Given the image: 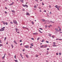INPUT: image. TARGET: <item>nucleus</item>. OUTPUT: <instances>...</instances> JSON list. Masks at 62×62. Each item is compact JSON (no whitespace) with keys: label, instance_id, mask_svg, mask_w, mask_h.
I'll list each match as a JSON object with an SVG mask.
<instances>
[{"label":"nucleus","instance_id":"obj_1","mask_svg":"<svg viewBox=\"0 0 62 62\" xmlns=\"http://www.w3.org/2000/svg\"><path fill=\"white\" fill-rule=\"evenodd\" d=\"M5 27H4L1 29H0V31H4L5 30Z\"/></svg>","mask_w":62,"mask_h":62},{"label":"nucleus","instance_id":"obj_2","mask_svg":"<svg viewBox=\"0 0 62 62\" xmlns=\"http://www.w3.org/2000/svg\"><path fill=\"white\" fill-rule=\"evenodd\" d=\"M13 22L14 23H15V24H16L17 25V24H18V23H17V22L16 20V21H15V20H14Z\"/></svg>","mask_w":62,"mask_h":62},{"label":"nucleus","instance_id":"obj_3","mask_svg":"<svg viewBox=\"0 0 62 62\" xmlns=\"http://www.w3.org/2000/svg\"><path fill=\"white\" fill-rule=\"evenodd\" d=\"M23 6L24 7H26V8H28V6L26 5H24L23 4Z\"/></svg>","mask_w":62,"mask_h":62},{"label":"nucleus","instance_id":"obj_4","mask_svg":"<svg viewBox=\"0 0 62 62\" xmlns=\"http://www.w3.org/2000/svg\"><path fill=\"white\" fill-rule=\"evenodd\" d=\"M3 24H4V25H5L6 24V25H8V23L7 22H6V23H5V22H3Z\"/></svg>","mask_w":62,"mask_h":62},{"label":"nucleus","instance_id":"obj_5","mask_svg":"<svg viewBox=\"0 0 62 62\" xmlns=\"http://www.w3.org/2000/svg\"><path fill=\"white\" fill-rule=\"evenodd\" d=\"M55 8H57L58 10H59V8H58V6H57V5H56L55 6Z\"/></svg>","mask_w":62,"mask_h":62},{"label":"nucleus","instance_id":"obj_6","mask_svg":"<svg viewBox=\"0 0 62 62\" xmlns=\"http://www.w3.org/2000/svg\"><path fill=\"white\" fill-rule=\"evenodd\" d=\"M14 3V2H12L11 4H9V6H11L12 5H13Z\"/></svg>","mask_w":62,"mask_h":62},{"label":"nucleus","instance_id":"obj_7","mask_svg":"<svg viewBox=\"0 0 62 62\" xmlns=\"http://www.w3.org/2000/svg\"><path fill=\"white\" fill-rule=\"evenodd\" d=\"M25 47L26 48H28L29 47V46H25Z\"/></svg>","mask_w":62,"mask_h":62},{"label":"nucleus","instance_id":"obj_8","mask_svg":"<svg viewBox=\"0 0 62 62\" xmlns=\"http://www.w3.org/2000/svg\"><path fill=\"white\" fill-rule=\"evenodd\" d=\"M55 30L57 31V32H59V30L58 29H55Z\"/></svg>","mask_w":62,"mask_h":62},{"label":"nucleus","instance_id":"obj_9","mask_svg":"<svg viewBox=\"0 0 62 62\" xmlns=\"http://www.w3.org/2000/svg\"><path fill=\"white\" fill-rule=\"evenodd\" d=\"M38 33H33V35H38Z\"/></svg>","mask_w":62,"mask_h":62},{"label":"nucleus","instance_id":"obj_10","mask_svg":"<svg viewBox=\"0 0 62 62\" xmlns=\"http://www.w3.org/2000/svg\"><path fill=\"white\" fill-rule=\"evenodd\" d=\"M26 15H28L29 16V15H30V14H29V13H28L27 12L26 13Z\"/></svg>","mask_w":62,"mask_h":62},{"label":"nucleus","instance_id":"obj_11","mask_svg":"<svg viewBox=\"0 0 62 62\" xmlns=\"http://www.w3.org/2000/svg\"><path fill=\"white\" fill-rule=\"evenodd\" d=\"M14 42L16 44H17V42H16V41L15 40H14Z\"/></svg>","mask_w":62,"mask_h":62},{"label":"nucleus","instance_id":"obj_12","mask_svg":"<svg viewBox=\"0 0 62 62\" xmlns=\"http://www.w3.org/2000/svg\"><path fill=\"white\" fill-rule=\"evenodd\" d=\"M16 32H17V31H19V30L18 29H17V28H16Z\"/></svg>","mask_w":62,"mask_h":62},{"label":"nucleus","instance_id":"obj_13","mask_svg":"<svg viewBox=\"0 0 62 62\" xmlns=\"http://www.w3.org/2000/svg\"><path fill=\"white\" fill-rule=\"evenodd\" d=\"M53 47H56V46H57L55 44L53 45Z\"/></svg>","mask_w":62,"mask_h":62},{"label":"nucleus","instance_id":"obj_14","mask_svg":"<svg viewBox=\"0 0 62 62\" xmlns=\"http://www.w3.org/2000/svg\"><path fill=\"white\" fill-rule=\"evenodd\" d=\"M52 38H53L54 39V38H55V36L54 35H53L52 36Z\"/></svg>","mask_w":62,"mask_h":62},{"label":"nucleus","instance_id":"obj_15","mask_svg":"<svg viewBox=\"0 0 62 62\" xmlns=\"http://www.w3.org/2000/svg\"><path fill=\"white\" fill-rule=\"evenodd\" d=\"M25 55L26 57H27V58H28V55H27V54H26Z\"/></svg>","mask_w":62,"mask_h":62},{"label":"nucleus","instance_id":"obj_16","mask_svg":"<svg viewBox=\"0 0 62 62\" xmlns=\"http://www.w3.org/2000/svg\"><path fill=\"white\" fill-rule=\"evenodd\" d=\"M12 12H13V13H15V11L14 10H12L11 11Z\"/></svg>","mask_w":62,"mask_h":62},{"label":"nucleus","instance_id":"obj_17","mask_svg":"<svg viewBox=\"0 0 62 62\" xmlns=\"http://www.w3.org/2000/svg\"><path fill=\"white\" fill-rule=\"evenodd\" d=\"M48 47V46L47 45H46L44 46V47Z\"/></svg>","mask_w":62,"mask_h":62},{"label":"nucleus","instance_id":"obj_18","mask_svg":"<svg viewBox=\"0 0 62 62\" xmlns=\"http://www.w3.org/2000/svg\"><path fill=\"white\" fill-rule=\"evenodd\" d=\"M43 45L42 46H40V48H43Z\"/></svg>","mask_w":62,"mask_h":62},{"label":"nucleus","instance_id":"obj_19","mask_svg":"<svg viewBox=\"0 0 62 62\" xmlns=\"http://www.w3.org/2000/svg\"><path fill=\"white\" fill-rule=\"evenodd\" d=\"M33 43H32L31 44V46H33Z\"/></svg>","mask_w":62,"mask_h":62},{"label":"nucleus","instance_id":"obj_20","mask_svg":"<svg viewBox=\"0 0 62 62\" xmlns=\"http://www.w3.org/2000/svg\"><path fill=\"white\" fill-rule=\"evenodd\" d=\"M34 8H37V6H36V5H35L34 6Z\"/></svg>","mask_w":62,"mask_h":62},{"label":"nucleus","instance_id":"obj_21","mask_svg":"<svg viewBox=\"0 0 62 62\" xmlns=\"http://www.w3.org/2000/svg\"><path fill=\"white\" fill-rule=\"evenodd\" d=\"M42 20L43 22H45V19H42Z\"/></svg>","mask_w":62,"mask_h":62},{"label":"nucleus","instance_id":"obj_22","mask_svg":"<svg viewBox=\"0 0 62 62\" xmlns=\"http://www.w3.org/2000/svg\"><path fill=\"white\" fill-rule=\"evenodd\" d=\"M39 31L40 32V33H42V32H41V31H40V30H39Z\"/></svg>","mask_w":62,"mask_h":62},{"label":"nucleus","instance_id":"obj_23","mask_svg":"<svg viewBox=\"0 0 62 62\" xmlns=\"http://www.w3.org/2000/svg\"><path fill=\"white\" fill-rule=\"evenodd\" d=\"M39 56V55H36V56H35L36 57H38V56Z\"/></svg>","mask_w":62,"mask_h":62},{"label":"nucleus","instance_id":"obj_24","mask_svg":"<svg viewBox=\"0 0 62 62\" xmlns=\"http://www.w3.org/2000/svg\"><path fill=\"white\" fill-rule=\"evenodd\" d=\"M3 46V45L1 44H0V47H1V46Z\"/></svg>","mask_w":62,"mask_h":62},{"label":"nucleus","instance_id":"obj_25","mask_svg":"<svg viewBox=\"0 0 62 62\" xmlns=\"http://www.w3.org/2000/svg\"><path fill=\"white\" fill-rule=\"evenodd\" d=\"M51 36L52 35L51 34H49V37H51Z\"/></svg>","mask_w":62,"mask_h":62},{"label":"nucleus","instance_id":"obj_26","mask_svg":"<svg viewBox=\"0 0 62 62\" xmlns=\"http://www.w3.org/2000/svg\"><path fill=\"white\" fill-rule=\"evenodd\" d=\"M50 26H52L51 25H50L49 26H48V27L49 28H50Z\"/></svg>","mask_w":62,"mask_h":62},{"label":"nucleus","instance_id":"obj_27","mask_svg":"<svg viewBox=\"0 0 62 62\" xmlns=\"http://www.w3.org/2000/svg\"><path fill=\"white\" fill-rule=\"evenodd\" d=\"M23 28L24 29H26V27H23Z\"/></svg>","mask_w":62,"mask_h":62},{"label":"nucleus","instance_id":"obj_28","mask_svg":"<svg viewBox=\"0 0 62 62\" xmlns=\"http://www.w3.org/2000/svg\"><path fill=\"white\" fill-rule=\"evenodd\" d=\"M6 39H7V37H5V39H4L5 41V40H6Z\"/></svg>","mask_w":62,"mask_h":62},{"label":"nucleus","instance_id":"obj_29","mask_svg":"<svg viewBox=\"0 0 62 62\" xmlns=\"http://www.w3.org/2000/svg\"><path fill=\"white\" fill-rule=\"evenodd\" d=\"M31 23L33 25L34 24V22H33V21Z\"/></svg>","mask_w":62,"mask_h":62},{"label":"nucleus","instance_id":"obj_30","mask_svg":"<svg viewBox=\"0 0 62 62\" xmlns=\"http://www.w3.org/2000/svg\"><path fill=\"white\" fill-rule=\"evenodd\" d=\"M13 23L12 22H10V23H11V24H13Z\"/></svg>","mask_w":62,"mask_h":62},{"label":"nucleus","instance_id":"obj_31","mask_svg":"<svg viewBox=\"0 0 62 62\" xmlns=\"http://www.w3.org/2000/svg\"><path fill=\"white\" fill-rule=\"evenodd\" d=\"M11 46L12 47V48H13V45H11Z\"/></svg>","mask_w":62,"mask_h":62},{"label":"nucleus","instance_id":"obj_32","mask_svg":"<svg viewBox=\"0 0 62 62\" xmlns=\"http://www.w3.org/2000/svg\"><path fill=\"white\" fill-rule=\"evenodd\" d=\"M39 29H40V30H43V29H42V28H39Z\"/></svg>","mask_w":62,"mask_h":62},{"label":"nucleus","instance_id":"obj_33","mask_svg":"<svg viewBox=\"0 0 62 62\" xmlns=\"http://www.w3.org/2000/svg\"><path fill=\"white\" fill-rule=\"evenodd\" d=\"M15 61L16 62H18V61H17V60H15Z\"/></svg>","mask_w":62,"mask_h":62},{"label":"nucleus","instance_id":"obj_34","mask_svg":"<svg viewBox=\"0 0 62 62\" xmlns=\"http://www.w3.org/2000/svg\"><path fill=\"white\" fill-rule=\"evenodd\" d=\"M44 40H43L42 41V42H44Z\"/></svg>","mask_w":62,"mask_h":62},{"label":"nucleus","instance_id":"obj_35","mask_svg":"<svg viewBox=\"0 0 62 62\" xmlns=\"http://www.w3.org/2000/svg\"><path fill=\"white\" fill-rule=\"evenodd\" d=\"M62 30H61V29H59V31H61Z\"/></svg>","mask_w":62,"mask_h":62},{"label":"nucleus","instance_id":"obj_36","mask_svg":"<svg viewBox=\"0 0 62 62\" xmlns=\"http://www.w3.org/2000/svg\"><path fill=\"white\" fill-rule=\"evenodd\" d=\"M22 1H21V2H22V3L23 2V0H21Z\"/></svg>","mask_w":62,"mask_h":62},{"label":"nucleus","instance_id":"obj_37","mask_svg":"<svg viewBox=\"0 0 62 62\" xmlns=\"http://www.w3.org/2000/svg\"><path fill=\"white\" fill-rule=\"evenodd\" d=\"M56 54L57 55H58V53H56Z\"/></svg>","mask_w":62,"mask_h":62},{"label":"nucleus","instance_id":"obj_38","mask_svg":"<svg viewBox=\"0 0 62 62\" xmlns=\"http://www.w3.org/2000/svg\"><path fill=\"white\" fill-rule=\"evenodd\" d=\"M39 39H40V38L39 37L38 38H37V40H39Z\"/></svg>","mask_w":62,"mask_h":62},{"label":"nucleus","instance_id":"obj_39","mask_svg":"<svg viewBox=\"0 0 62 62\" xmlns=\"http://www.w3.org/2000/svg\"><path fill=\"white\" fill-rule=\"evenodd\" d=\"M5 57V56H4L3 57H2V58L3 59H4V58Z\"/></svg>","mask_w":62,"mask_h":62},{"label":"nucleus","instance_id":"obj_40","mask_svg":"<svg viewBox=\"0 0 62 62\" xmlns=\"http://www.w3.org/2000/svg\"><path fill=\"white\" fill-rule=\"evenodd\" d=\"M0 43H2V41H1V40L0 39Z\"/></svg>","mask_w":62,"mask_h":62},{"label":"nucleus","instance_id":"obj_41","mask_svg":"<svg viewBox=\"0 0 62 62\" xmlns=\"http://www.w3.org/2000/svg\"><path fill=\"white\" fill-rule=\"evenodd\" d=\"M58 8L59 9V8H60V6H58Z\"/></svg>","mask_w":62,"mask_h":62},{"label":"nucleus","instance_id":"obj_42","mask_svg":"<svg viewBox=\"0 0 62 62\" xmlns=\"http://www.w3.org/2000/svg\"><path fill=\"white\" fill-rule=\"evenodd\" d=\"M14 57L15 59H16V55H15L14 56Z\"/></svg>","mask_w":62,"mask_h":62},{"label":"nucleus","instance_id":"obj_43","mask_svg":"<svg viewBox=\"0 0 62 62\" xmlns=\"http://www.w3.org/2000/svg\"><path fill=\"white\" fill-rule=\"evenodd\" d=\"M31 39H32V40H34V38H31Z\"/></svg>","mask_w":62,"mask_h":62},{"label":"nucleus","instance_id":"obj_44","mask_svg":"<svg viewBox=\"0 0 62 62\" xmlns=\"http://www.w3.org/2000/svg\"><path fill=\"white\" fill-rule=\"evenodd\" d=\"M53 44H56L55 42H53Z\"/></svg>","mask_w":62,"mask_h":62},{"label":"nucleus","instance_id":"obj_45","mask_svg":"<svg viewBox=\"0 0 62 62\" xmlns=\"http://www.w3.org/2000/svg\"><path fill=\"white\" fill-rule=\"evenodd\" d=\"M5 14H7V12L5 11Z\"/></svg>","mask_w":62,"mask_h":62},{"label":"nucleus","instance_id":"obj_46","mask_svg":"<svg viewBox=\"0 0 62 62\" xmlns=\"http://www.w3.org/2000/svg\"><path fill=\"white\" fill-rule=\"evenodd\" d=\"M59 40H62V39H59Z\"/></svg>","mask_w":62,"mask_h":62},{"label":"nucleus","instance_id":"obj_47","mask_svg":"<svg viewBox=\"0 0 62 62\" xmlns=\"http://www.w3.org/2000/svg\"><path fill=\"white\" fill-rule=\"evenodd\" d=\"M59 55H61V53H59Z\"/></svg>","mask_w":62,"mask_h":62},{"label":"nucleus","instance_id":"obj_48","mask_svg":"<svg viewBox=\"0 0 62 62\" xmlns=\"http://www.w3.org/2000/svg\"><path fill=\"white\" fill-rule=\"evenodd\" d=\"M46 43H49V41H46Z\"/></svg>","mask_w":62,"mask_h":62},{"label":"nucleus","instance_id":"obj_49","mask_svg":"<svg viewBox=\"0 0 62 62\" xmlns=\"http://www.w3.org/2000/svg\"><path fill=\"white\" fill-rule=\"evenodd\" d=\"M44 12H46V10H44Z\"/></svg>","mask_w":62,"mask_h":62},{"label":"nucleus","instance_id":"obj_50","mask_svg":"<svg viewBox=\"0 0 62 62\" xmlns=\"http://www.w3.org/2000/svg\"><path fill=\"white\" fill-rule=\"evenodd\" d=\"M23 11H25V10L24 9H23Z\"/></svg>","mask_w":62,"mask_h":62},{"label":"nucleus","instance_id":"obj_51","mask_svg":"<svg viewBox=\"0 0 62 62\" xmlns=\"http://www.w3.org/2000/svg\"><path fill=\"white\" fill-rule=\"evenodd\" d=\"M22 41L21 40H20V42H22Z\"/></svg>","mask_w":62,"mask_h":62},{"label":"nucleus","instance_id":"obj_52","mask_svg":"<svg viewBox=\"0 0 62 62\" xmlns=\"http://www.w3.org/2000/svg\"><path fill=\"white\" fill-rule=\"evenodd\" d=\"M42 5H44V4L43 3V2H42Z\"/></svg>","mask_w":62,"mask_h":62},{"label":"nucleus","instance_id":"obj_53","mask_svg":"<svg viewBox=\"0 0 62 62\" xmlns=\"http://www.w3.org/2000/svg\"><path fill=\"white\" fill-rule=\"evenodd\" d=\"M39 9H41V8L40 7H39Z\"/></svg>","mask_w":62,"mask_h":62},{"label":"nucleus","instance_id":"obj_54","mask_svg":"<svg viewBox=\"0 0 62 62\" xmlns=\"http://www.w3.org/2000/svg\"><path fill=\"white\" fill-rule=\"evenodd\" d=\"M23 44H22V43H21L20 44V45H22Z\"/></svg>","mask_w":62,"mask_h":62},{"label":"nucleus","instance_id":"obj_55","mask_svg":"<svg viewBox=\"0 0 62 62\" xmlns=\"http://www.w3.org/2000/svg\"><path fill=\"white\" fill-rule=\"evenodd\" d=\"M35 1H36V2H38V0H36Z\"/></svg>","mask_w":62,"mask_h":62},{"label":"nucleus","instance_id":"obj_56","mask_svg":"<svg viewBox=\"0 0 62 62\" xmlns=\"http://www.w3.org/2000/svg\"><path fill=\"white\" fill-rule=\"evenodd\" d=\"M17 32V33H18V34H20V32H19L17 31V32Z\"/></svg>","mask_w":62,"mask_h":62},{"label":"nucleus","instance_id":"obj_57","mask_svg":"<svg viewBox=\"0 0 62 62\" xmlns=\"http://www.w3.org/2000/svg\"><path fill=\"white\" fill-rule=\"evenodd\" d=\"M46 54H49V53H48V52H47L46 53Z\"/></svg>","mask_w":62,"mask_h":62},{"label":"nucleus","instance_id":"obj_58","mask_svg":"<svg viewBox=\"0 0 62 62\" xmlns=\"http://www.w3.org/2000/svg\"><path fill=\"white\" fill-rule=\"evenodd\" d=\"M6 55V54H5L4 55V56H5V55Z\"/></svg>","mask_w":62,"mask_h":62},{"label":"nucleus","instance_id":"obj_59","mask_svg":"<svg viewBox=\"0 0 62 62\" xmlns=\"http://www.w3.org/2000/svg\"><path fill=\"white\" fill-rule=\"evenodd\" d=\"M20 55L21 57H22V54H20Z\"/></svg>","mask_w":62,"mask_h":62},{"label":"nucleus","instance_id":"obj_60","mask_svg":"<svg viewBox=\"0 0 62 62\" xmlns=\"http://www.w3.org/2000/svg\"><path fill=\"white\" fill-rule=\"evenodd\" d=\"M56 40H59V39H56Z\"/></svg>","mask_w":62,"mask_h":62},{"label":"nucleus","instance_id":"obj_61","mask_svg":"<svg viewBox=\"0 0 62 62\" xmlns=\"http://www.w3.org/2000/svg\"><path fill=\"white\" fill-rule=\"evenodd\" d=\"M23 52H24V49H23Z\"/></svg>","mask_w":62,"mask_h":62},{"label":"nucleus","instance_id":"obj_62","mask_svg":"<svg viewBox=\"0 0 62 62\" xmlns=\"http://www.w3.org/2000/svg\"><path fill=\"white\" fill-rule=\"evenodd\" d=\"M47 27V25H46V26H45V27H46H46Z\"/></svg>","mask_w":62,"mask_h":62},{"label":"nucleus","instance_id":"obj_63","mask_svg":"<svg viewBox=\"0 0 62 62\" xmlns=\"http://www.w3.org/2000/svg\"><path fill=\"white\" fill-rule=\"evenodd\" d=\"M5 8L6 9H7V8L6 7H5Z\"/></svg>","mask_w":62,"mask_h":62},{"label":"nucleus","instance_id":"obj_64","mask_svg":"<svg viewBox=\"0 0 62 62\" xmlns=\"http://www.w3.org/2000/svg\"><path fill=\"white\" fill-rule=\"evenodd\" d=\"M60 33H62V32H60Z\"/></svg>","mask_w":62,"mask_h":62}]
</instances>
